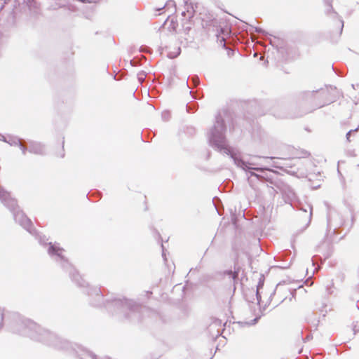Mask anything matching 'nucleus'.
Masks as SVG:
<instances>
[{"instance_id":"obj_6","label":"nucleus","mask_w":359,"mask_h":359,"mask_svg":"<svg viewBox=\"0 0 359 359\" xmlns=\"http://www.w3.org/2000/svg\"><path fill=\"white\" fill-rule=\"evenodd\" d=\"M82 1H90L89 0H81Z\"/></svg>"},{"instance_id":"obj_2","label":"nucleus","mask_w":359,"mask_h":359,"mask_svg":"<svg viewBox=\"0 0 359 359\" xmlns=\"http://www.w3.org/2000/svg\"><path fill=\"white\" fill-rule=\"evenodd\" d=\"M48 252H49V253L55 254L58 256H61L62 252V249L59 247L55 246V245H50L49 248Z\"/></svg>"},{"instance_id":"obj_1","label":"nucleus","mask_w":359,"mask_h":359,"mask_svg":"<svg viewBox=\"0 0 359 359\" xmlns=\"http://www.w3.org/2000/svg\"><path fill=\"white\" fill-rule=\"evenodd\" d=\"M310 156V153L305 149H297L295 154V158H308Z\"/></svg>"},{"instance_id":"obj_3","label":"nucleus","mask_w":359,"mask_h":359,"mask_svg":"<svg viewBox=\"0 0 359 359\" xmlns=\"http://www.w3.org/2000/svg\"><path fill=\"white\" fill-rule=\"evenodd\" d=\"M56 156L59 158H63L65 156L64 141H62L60 147L56 152Z\"/></svg>"},{"instance_id":"obj_4","label":"nucleus","mask_w":359,"mask_h":359,"mask_svg":"<svg viewBox=\"0 0 359 359\" xmlns=\"http://www.w3.org/2000/svg\"><path fill=\"white\" fill-rule=\"evenodd\" d=\"M228 273L229 276H231V278L233 280H235L238 278V273L236 271H234V272L229 271Z\"/></svg>"},{"instance_id":"obj_7","label":"nucleus","mask_w":359,"mask_h":359,"mask_svg":"<svg viewBox=\"0 0 359 359\" xmlns=\"http://www.w3.org/2000/svg\"><path fill=\"white\" fill-rule=\"evenodd\" d=\"M161 8H156V10L159 11Z\"/></svg>"},{"instance_id":"obj_5","label":"nucleus","mask_w":359,"mask_h":359,"mask_svg":"<svg viewBox=\"0 0 359 359\" xmlns=\"http://www.w3.org/2000/svg\"><path fill=\"white\" fill-rule=\"evenodd\" d=\"M350 133H351V132H348V133H347V137H348V136L350 135Z\"/></svg>"}]
</instances>
